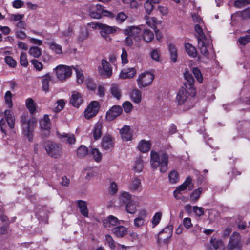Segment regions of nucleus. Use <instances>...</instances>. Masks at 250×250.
<instances>
[{
	"mask_svg": "<svg viewBox=\"0 0 250 250\" xmlns=\"http://www.w3.org/2000/svg\"><path fill=\"white\" fill-rule=\"evenodd\" d=\"M144 8L147 14H150L154 8L153 4L149 0H147L144 3Z\"/></svg>",
	"mask_w": 250,
	"mask_h": 250,
	"instance_id": "51",
	"label": "nucleus"
},
{
	"mask_svg": "<svg viewBox=\"0 0 250 250\" xmlns=\"http://www.w3.org/2000/svg\"><path fill=\"white\" fill-rule=\"evenodd\" d=\"M58 136L62 142L68 143L69 145L74 144L76 142L75 135L72 134L66 133H63L62 134L58 133Z\"/></svg>",
	"mask_w": 250,
	"mask_h": 250,
	"instance_id": "21",
	"label": "nucleus"
},
{
	"mask_svg": "<svg viewBox=\"0 0 250 250\" xmlns=\"http://www.w3.org/2000/svg\"><path fill=\"white\" fill-rule=\"evenodd\" d=\"M72 67L60 64L56 66L54 69L57 78L61 81L63 82L70 78L72 73Z\"/></svg>",
	"mask_w": 250,
	"mask_h": 250,
	"instance_id": "6",
	"label": "nucleus"
},
{
	"mask_svg": "<svg viewBox=\"0 0 250 250\" xmlns=\"http://www.w3.org/2000/svg\"><path fill=\"white\" fill-rule=\"evenodd\" d=\"M128 188L132 192H141L143 188L141 179L138 177L133 178L128 186Z\"/></svg>",
	"mask_w": 250,
	"mask_h": 250,
	"instance_id": "16",
	"label": "nucleus"
},
{
	"mask_svg": "<svg viewBox=\"0 0 250 250\" xmlns=\"http://www.w3.org/2000/svg\"><path fill=\"white\" fill-rule=\"evenodd\" d=\"M144 161L141 157H138L136 158L133 166V170L137 173L141 172L144 168Z\"/></svg>",
	"mask_w": 250,
	"mask_h": 250,
	"instance_id": "31",
	"label": "nucleus"
},
{
	"mask_svg": "<svg viewBox=\"0 0 250 250\" xmlns=\"http://www.w3.org/2000/svg\"><path fill=\"white\" fill-rule=\"evenodd\" d=\"M124 35L127 36L125 44L128 46H138L142 40V30L139 26H130L123 30Z\"/></svg>",
	"mask_w": 250,
	"mask_h": 250,
	"instance_id": "1",
	"label": "nucleus"
},
{
	"mask_svg": "<svg viewBox=\"0 0 250 250\" xmlns=\"http://www.w3.org/2000/svg\"><path fill=\"white\" fill-rule=\"evenodd\" d=\"M100 108L99 102L92 101L87 105L85 108L83 115L85 119H90L96 116L98 114Z\"/></svg>",
	"mask_w": 250,
	"mask_h": 250,
	"instance_id": "9",
	"label": "nucleus"
},
{
	"mask_svg": "<svg viewBox=\"0 0 250 250\" xmlns=\"http://www.w3.org/2000/svg\"><path fill=\"white\" fill-rule=\"evenodd\" d=\"M29 52L30 55L34 57H39L41 55V50L40 48H30Z\"/></svg>",
	"mask_w": 250,
	"mask_h": 250,
	"instance_id": "59",
	"label": "nucleus"
},
{
	"mask_svg": "<svg viewBox=\"0 0 250 250\" xmlns=\"http://www.w3.org/2000/svg\"><path fill=\"white\" fill-rule=\"evenodd\" d=\"M88 154V149L84 145H81L77 150V155L82 158L85 157Z\"/></svg>",
	"mask_w": 250,
	"mask_h": 250,
	"instance_id": "39",
	"label": "nucleus"
},
{
	"mask_svg": "<svg viewBox=\"0 0 250 250\" xmlns=\"http://www.w3.org/2000/svg\"><path fill=\"white\" fill-rule=\"evenodd\" d=\"M136 70L134 67L123 69L119 74V78L121 79H131L134 77Z\"/></svg>",
	"mask_w": 250,
	"mask_h": 250,
	"instance_id": "18",
	"label": "nucleus"
},
{
	"mask_svg": "<svg viewBox=\"0 0 250 250\" xmlns=\"http://www.w3.org/2000/svg\"><path fill=\"white\" fill-rule=\"evenodd\" d=\"M103 223L105 228L107 229H110L113 226L120 224V221L117 217L113 215H110L104 219Z\"/></svg>",
	"mask_w": 250,
	"mask_h": 250,
	"instance_id": "20",
	"label": "nucleus"
},
{
	"mask_svg": "<svg viewBox=\"0 0 250 250\" xmlns=\"http://www.w3.org/2000/svg\"><path fill=\"white\" fill-rule=\"evenodd\" d=\"M25 105L30 113L33 114L35 112L36 104L32 98H28L26 100Z\"/></svg>",
	"mask_w": 250,
	"mask_h": 250,
	"instance_id": "35",
	"label": "nucleus"
},
{
	"mask_svg": "<svg viewBox=\"0 0 250 250\" xmlns=\"http://www.w3.org/2000/svg\"><path fill=\"white\" fill-rule=\"evenodd\" d=\"M138 206L139 202L133 199L127 203L125 206V210L128 213L134 214L137 211V208Z\"/></svg>",
	"mask_w": 250,
	"mask_h": 250,
	"instance_id": "26",
	"label": "nucleus"
},
{
	"mask_svg": "<svg viewBox=\"0 0 250 250\" xmlns=\"http://www.w3.org/2000/svg\"><path fill=\"white\" fill-rule=\"evenodd\" d=\"M112 232L116 237L122 238L128 233V229L123 226H119L114 228Z\"/></svg>",
	"mask_w": 250,
	"mask_h": 250,
	"instance_id": "25",
	"label": "nucleus"
},
{
	"mask_svg": "<svg viewBox=\"0 0 250 250\" xmlns=\"http://www.w3.org/2000/svg\"><path fill=\"white\" fill-rule=\"evenodd\" d=\"M50 53L57 57L63 56V53H66L65 51H62V48H50Z\"/></svg>",
	"mask_w": 250,
	"mask_h": 250,
	"instance_id": "49",
	"label": "nucleus"
},
{
	"mask_svg": "<svg viewBox=\"0 0 250 250\" xmlns=\"http://www.w3.org/2000/svg\"><path fill=\"white\" fill-rule=\"evenodd\" d=\"M52 80V76L49 73L43 76L41 82L42 90L45 92H48L49 89V82Z\"/></svg>",
	"mask_w": 250,
	"mask_h": 250,
	"instance_id": "27",
	"label": "nucleus"
},
{
	"mask_svg": "<svg viewBox=\"0 0 250 250\" xmlns=\"http://www.w3.org/2000/svg\"><path fill=\"white\" fill-rule=\"evenodd\" d=\"M202 192V188L194 189L189 195V201L192 203H196L199 199Z\"/></svg>",
	"mask_w": 250,
	"mask_h": 250,
	"instance_id": "29",
	"label": "nucleus"
},
{
	"mask_svg": "<svg viewBox=\"0 0 250 250\" xmlns=\"http://www.w3.org/2000/svg\"><path fill=\"white\" fill-rule=\"evenodd\" d=\"M151 146V144L150 141L142 140L139 142L137 148L140 152L146 153L150 150Z\"/></svg>",
	"mask_w": 250,
	"mask_h": 250,
	"instance_id": "24",
	"label": "nucleus"
},
{
	"mask_svg": "<svg viewBox=\"0 0 250 250\" xmlns=\"http://www.w3.org/2000/svg\"><path fill=\"white\" fill-rule=\"evenodd\" d=\"M238 42L241 45H246L249 42H250V35H246L239 38Z\"/></svg>",
	"mask_w": 250,
	"mask_h": 250,
	"instance_id": "60",
	"label": "nucleus"
},
{
	"mask_svg": "<svg viewBox=\"0 0 250 250\" xmlns=\"http://www.w3.org/2000/svg\"><path fill=\"white\" fill-rule=\"evenodd\" d=\"M83 174L85 175V178L89 179L96 175V172L91 168L85 169Z\"/></svg>",
	"mask_w": 250,
	"mask_h": 250,
	"instance_id": "58",
	"label": "nucleus"
},
{
	"mask_svg": "<svg viewBox=\"0 0 250 250\" xmlns=\"http://www.w3.org/2000/svg\"><path fill=\"white\" fill-rule=\"evenodd\" d=\"M4 114V117L0 120V127L2 132L6 134L7 126L10 129L14 128L15 118L11 110H5Z\"/></svg>",
	"mask_w": 250,
	"mask_h": 250,
	"instance_id": "5",
	"label": "nucleus"
},
{
	"mask_svg": "<svg viewBox=\"0 0 250 250\" xmlns=\"http://www.w3.org/2000/svg\"><path fill=\"white\" fill-rule=\"evenodd\" d=\"M143 38L145 42H150L154 38L153 33L149 29H146L144 31Z\"/></svg>",
	"mask_w": 250,
	"mask_h": 250,
	"instance_id": "43",
	"label": "nucleus"
},
{
	"mask_svg": "<svg viewBox=\"0 0 250 250\" xmlns=\"http://www.w3.org/2000/svg\"><path fill=\"white\" fill-rule=\"evenodd\" d=\"M142 92L138 89H133L130 94L131 100L136 104H139L142 101Z\"/></svg>",
	"mask_w": 250,
	"mask_h": 250,
	"instance_id": "33",
	"label": "nucleus"
},
{
	"mask_svg": "<svg viewBox=\"0 0 250 250\" xmlns=\"http://www.w3.org/2000/svg\"><path fill=\"white\" fill-rule=\"evenodd\" d=\"M110 92L112 96L120 100L122 97V91L118 84H112L110 88Z\"/></svg>",
	"mask_w": 250,
	"mask_h": 250,
	"instance_id": "30",
	"label": "nucleus"
},
{
	"mask_svg": "<svg viewBox=\"0 0 250 250\" xmlns=\"http://www.w3.org/2000/svg\"><path fill=\"white\" fill-rule=\"evenodd\" d=\"M120 134L123 141L127 142L132 140L133 130L130 126L124 125L120 130Z\"/></svg>",
	"mask_w": 250,
	"mask_h": 250,
	"instance_id": "15",
	"label": "nucleus"
},
{
	"mask_svg": "<svg viewBox=\"0 0 250 250\" xmlns=\"http://www.w3.org/2000/svg\"><path fill=\"white\" fill-rule=\"evenodd\" d=\"M145 19L146 21V23L151 28H154L155 25L159 22L157 18L155 17H149L146 16H145Z\"/></svg>",
	"mask_w": 250,
	"mask_h": 250,
	"instance_id": "41",
	"label": "nucleus"
},
{
	"mask_svg": "<svg viewBox=\"0 0 250 250\" xmlns=\"http://www.w3.org/2000/svg\"><path fill=\"white\" fill-rule=\"evenodd\" d=\"M99 74L104 78H109L112 74V69L107 61L102 59L101 64L98 67Z\"/></svg>",
	"mask_w": 250,
	"mask_h": 250,
	"instance_id": "12",
	"label": "nucleus"
},
{
	"mask_svg": "<svg viewBox=\"0 0 250 250\" xmlns=\"http://www.w3.org/2000/svg\"><path fill=\"white\" fill-rule=\"evenodd\" d=\"M124 111L126 113H130L133 110V106L129 101L124 102L122 104Z\"/></svg>",
	"mask_w": 250,
	"mask_h": 250,
	"instance_id": "46",
	"label": "nucleus"
},
{
	"mask_svg": "<svg viewBox=\"0 0 250 250\" xmlns=\"http://www.w3.org/2000/svg\"><path fill=\"white\" fill-rule=\"evenodd\" d=\"M154 79V74L149 71L141 73L136 80L140 88H145L150 85Z\"/></svg>",
	"mask_w": 250,
	"mask_h": 250,
	"instance_id": "7",
	"label": "nucleus"
},
{
	"mask_svg": "<svg viewBox=\"0 0 250 250\" xmlns=\"http://www.w3.org/2000/svg\"><path fill=\"white\" fill-rule=\"evenodd\" d=\"M198 45L201 47H209L212 45V44L211 41L208 40L205 37L204 39H199Z\"/></svg>",
	"mask_w": 250,
	"mask_h": 250,
	"instance_id": "48",
	"label": "nucleus"
},
{
	"mask_svg": "<svg viewBox=\"0 0 250 250\" xmlns=\"http://www.w3.org/2000/svg\"><path fill=\"white\" fill-rule=\"evenodd\" d=\"M168 157L165 153L159 155L157 152L152 150L150 152V164L151 167L156 169L159 167L161 173H165L168 169Z\"/></svg>",
	"mask_w": 250,
	"mask_h": 250,
	"instance_id": "3",
	"label": "nucleus"
},
{
	"mask_svg": "<svg viewBox=\"0 0 250 250\" xmlns=\"http://www.w3.org/2000/svg\"><path fill=\"white\" fill-rule=\"evenodd\" d=\"M169 181L171 184H176L179 180V174L176 170H172L168 174Z\"/></svg>",
	"mask_w": 250,
	"mask_h": 250,
	"instance_id": "38",
	"label": "nucleus"
},
{
	"mask_svg": "<svg viewBox=\"0 0 250 250\" xmlns=\"http://www.w3.org/2000/svg\"><path fill=\"white\" fill-rule=\"evenodd\" d=\"M188 55L192 58H195L197 56L199 57V54L196 48H186V50Z\"/></svg>",
	"mask_w": 250,
	"mask_h": 250,
	"instance_id": "52",
	"label": "nucleus"
},
{
	"mask_svg": "<svg viewBox=\"0 0 250 250\" xmlns=\"http://www.w3.org/2000/svg\"><path fill=\"white\" fill-rule=\"evenodd\" d=\"M103 123L102 122H97L94 125L91 134L95 140H99L102 135Z\"/></svg>",
	"mask_w": 250,
	"mask_h": 250,
	"instance_id": "19",
	"label": "nucleus"
},
{
	"mask_svg": "<svg viewBox=\"0 0 250 250\" xmlns=\"http://www.w3.org/2000/svg\"><path fill=\"white\" fill-rule=\"evenodd\" d=\"M70 103L73 106L77 108L79 107L83 103L82 95L77 91H72Z\"/></svg>",
	"mask_w": 250,
	"mask_h": 250,
	"instance_id": "17",
	"label": "nucleus"
},
{
	"mask_svg": "<svg viewBox=\"0 0 250 250\" xmlns=\"http://www.w3.org/2000/svg\"><path fill=\"white\" fill-rule=\"evenodd\" d=\"M91 154L96 162H100L102 159V153L100 150L97 148H92L91 150Z\"/></svg>",
	"mask_w": 250,
	"mask_h": 250,
	"instance_id": "37",
	"label": "nucleus"
},
{
	"mask_svg": "<svg viewBox=\"0 0 250 250\" xmlns=\"http://www.w3.org/2000/svg\"><path fill=\"white\" fill-rule=\"evenodd\" d=\"M114 138L110 134H105L102 139L101 146L104 150H109L112 149L114 146Z\"/></svg>",
	"mask_w": 250,
	"mask_h": 250,
	"instance_id": "14",
	"label": "nucleus"
},
{
	"mask_svg": "<svg viewBox=\"0 0 250 250\" xmlns=\"http://www.w3.org/2000/svg\"><path fill=\"white\" fill-rule=\"evenodd\" d=\"M5 62L11 67H15L16 65V62L10 56L5 57Z\"/></svg>",
	"mask_w": 250,
	"mask_h": 250,
	"instance_id": "63",
	"label": "nucleus"
},
{
	"mask_svg": "<svg viewBox=\"0 0 250 250\" xmlns=\"http://www.w3.org/2000/svg\"><path fill=\"white\" fill-rule=\"evenodd\" d=\"M105 244H108V246L111 249H114L116 248V243L112 236L107 234L105 235Z\"/></svg>",
	"mask_w": 250,
	"mask_h": 250,
	"instance_id": "47",
	"label": "nucleus"
},
{
	"mask_svg": "<svg viewBox=\"0 0 250 250\" xmlns=\"http://www.w3.org/2000/svg\"><path fill=\"white\" fill-rule=\"evenodd\" d=\"M73 68L76 72L77 83L79 84L82 83L84 79L83 70L79 67H73Z\"/></svg>",
	"mask_w": 250,
	"mask_h": 250,
	"instance_id": "36",
	"label": "nucleus"
},
{
	"mask_svg": "<svg viewBox=\"0 0 250 250\" xmlns=\"http://www.w3.org/2000/svg\"><path fill=\"white\" fill-rule=\"evenodd\" d=\"M192 179L188 176L185 181L178 186L173 191V195L176 199H182V194L186 191L187 188L191 185Z\"/></svg>",
	"mask_w": 250,
	"mask_h": 250,
	"instance_id": "11",
	"label": "nucleus"
},
{
	"mask_svg": "<svg viewBox=\"0 0 250 250\" xmlns=\"http://www.w3.org/2000/svg\"><path fill=\"white\" fill-rule=\"evenodd\" d=\"M5 103L9 108H12L13 104L12 102V94L10 91H7L4 95Z\"/></svg>",
	"mask_w": 250,
	"mask_h": 250,
	"instance_id": "40",
	"label": "nucleus"
},
{
	"mask_svg": "<svg viewBox=\"0 0 250 250\" xmlns=\"http://www.w3.org/2000/svg\"><path fill=\"white\" fill-rule=\"evenodd\" d=\"M40 125L42 130L49 131L50 128V121L47 115H44L40 120Z\"/></svg>",
	"mask_w": 250,
	"mask_h": 250,
	"instance_id": "32",
	"label": "nucleus"
},
{
	"mask_svg": "<svg viewBox=\"0 0 250 250\" xmlns=\"http://www.w3.org/2000/svg\"><path fill=\"white\" fill-rule=\"evenodd\" d=\"M22 126V134L31 142L33 139V131L37 124V120L32 117L28 119L27 115H23L21 117Z\"/></svg>",
	"mask_w": 250,
	"mask_h": 250,
	"instance_id": "4",
	"label": "nucleus"
},
{
	"mask_svg": "<svg viewBox=\"0 0 250 250\" xmlns=\"http://www.w3.org/2000/svg\"><path fill=\"white\" fill-rule=\"evenodd\" d=\"M192 72L198 82L200 83H202L203 82V78L200 70L197 68H193Z\"/></svg>",
	"mask_w": 250,
	"mask_h": 250,
	"instance_id": "50",
	"label": "nucleus"
},
{
	"mask_svg": "<svg viewBox=\"0 0 250 250\" xmlns=\"http://www.w3.org/2000/svg\"><path fill=\"white\" fill-rule=\"evenodd\" d=\"M250 3V0H234V6L238 8H242Z\"/></svg>",
	"mask_w": 250,
	"mask_h": 250,
	"instance_id": "45",
	"label": "nucleus"
},
{
	"mask_svg": "<svg viewBox=\"0 0 250 250\" xmlns=\"http://www.w3.org/2000/svg\"><path fill=\"white\" fill-rule=\"evenodd\" d=\"M190 92L185 88H181L177 94L176 101L179 105H183V110H187L191 108L194 105L192 100V98L195 95L196 90L192 87Z\"/></svg>",
	"mask_w": 250,
	"mask_h": 250,
	"instance_id": "2",
	"label": "nucleus"
},
{
	"mask_svg": "<svg viewBox=\"0 0 250 250\" xmlns=\"http://www.w3.org/2000/svg\"><path fill=\"white\" fill-rule=\"evenodd\" d=\"M98 26L100 30L101 35L107 41H111L112 39L109 34L115 33L119 29L117 26H110L104 24H99Z\"/></svg>",
	"mask_w": 250,
	"mask_h": 250,
	"instance_id": "10",
	"label": "nucleus"
},
{
	"mask_svg": "<svg viewBox=\"0 0 250 250\" xmlns=\"http://www.w3.org/2000/svg\"><path fill=\"white\" fill-rule=\"evenodd\" d=\"M123 113V109L119 105H113L106 112L105 119L107 121H111L120 116Z\"/></svg>",
	"mask_w": 250,
	"mask_h": 250,
	"instance_id": "13",
	"label": "nucleus"
},
{
	"mask_svg": "<svg viewBox=\"0 0 250 250\" xmlns=\"http://www.w3.org/2000/svg\"><path fill=\"white\" fill-rule=\"evenodd\" d=\"M240 15L242 19L247 20L250 18V8H248L240 12Z\"/></svg>",
	"mask_w": 250,
	"mask_h": 250,
	"instance_id": "64",
	"label": "nucleus"
},
{
	"mask_svg": "<svg viewBox=\"0 0 250 250\" xmlns=\"http://www.w3.org/2000/svg\"><path fill=\"white\" fill-rule=\"evenodd\" d=\"M20 63L21 65L24 67H27L28 64L27 55L24 52L21 53L20 56Z\"/></svg>",
	"mask_w": 250,
	"mask_h": 250,
	"instance_id": "56",
	"label": "nucleus"
},
{
	"mask_svg": "<svg viewBox=\"0 0 250 250\" xmlns=\"http://www.w3.org/2000/svg\"><path fill=\"white\" fill-rule=\"evenodd\" d=\"M172 232V227L171 226H168L166 227L164 230L160 232L158 237V243H160L161 240H168L169 238L171 236Z\"/></svg>",
	"mask_w": 250,
	"mask_h": 250,
	"instance_id": "22",
	"label": "nucleus"
},
{
	"mask_svg": "<svg viewBox=\"0 0 250 250\" xmlns=\"http://www.w3.org/2000/svg\"><path fill=\"white\" fill-rule=\"evenodd\" d=\"M132 200V196L129 192L125 191L121 193L120 201L123 203L126 204L127 203Z\"/></svg>",
	"mask_w": 250,
	"mask_h": 250,
	"instance_id": "42",
	"label": "nucleus"
},
{
	"mask_svg": "<svg viewBox=\"0 0 250 250\" xmlns=\"http://www.w3.org/2000/svg\"><path fill=\"white\" fill-rule=\"evenodd\" d=\"M23 17V14H11L9 16V20L12 21H20Z\"/></svg>",
	"mask_w": 250,
	"mask_h": 250,
	"instance_id": "55",
	"label": "nucleus"
},
{
	"mask_svg": "<svg viewBox=\"0 0 250 250\" xmlns=\"http://www.w3.org/2000/svg\"><path fill=\"white\" fill-rule=\"evenodd\" d=\"M47 154L51 157L59 158L62 154V146L57 143L48 142L45 145Z\"/></svg>",
	"mask_w": 250,
	"mask_h": 250,
	"instance_id": "8",
	"label": "nucleus"
},
{
	"mask_svg": "<svg viewBox=\"0 0 250 250\" xmlns=\"http://www.w3.org/2000/svg\"><path fill=\"white\" fill-rule=\"evenodd\" d=\"M241 241V236L237 232H234L230 237L229 240V244L231 246V249H233L239 246Z\"/></svg>",
	"mask_w": 250,
	"mask_h": 250,
	"instance_id": "28",
	"label": "nucleus"
},
{
	"mask_svg": "<svg viewBox=\"0 0 250 250\" xmlns=\"http://www.w3.org/2000/svg\"><path fill=\"white\" fill-rule=\"evenodd\" d=\"M171 61L175 62L177 61V51L176 48H169Z\"/></svg>",
	"mask_w": 250,
	"mask_h": 250,
	"instance_id": "57",
	"label": "nucleus"
},
{
	"mask_svg": "<svg viewBox=\"0 0 250 250\" xmlns=\"http://www.w3.org/2000/svg\"><path fill=\"white\" fill-rule=\"evenodd\" d=\"M183 224L184 227L186 229H190L193 226V224L191 222V219L189 217L184 218L183 220Z\"/></svg>",
	"mask_w": 250,
	"mask_h": 250,
	"instance_id": "61",
	"label": "nucleus"
},
{
	"mask_svg": "<svg viewBox=\"0 0 250 250\" xmlns=\"http://www.w3.org/2000/svg\"><path fill=\"white\" fill-rule=\"evenodd\" d=\"M78 206L81 214L84 217H88V210L86 202L82 200L78 201Z\"/></svg>",
	"mask_w": 250,
	"mask_h": 250,
	"instance_id": "34",
	"label": "nucleus"
},
{
	"mask_svg": "<svg viewBox=\"0 0 250 250\" xmlns=\"http://www.w3.org/2000/svg\"><path fill=\"white\" fill-rule=\"evenodd\" d=\"M89 36V32L86 29H82L80 35L78 37V40L80 41H82L86 39Z\"/></svg>",
	"mask_w": 250,
	"mask_h": 250,
	"instance_id": "62",
	"label": "nucleus"
},
{
	"mask_svg": "<svg viewBox=\"0 0 250 250\" xmlns=\"http://www.w3.org/2000/svg\"><path fill=\"white\" fill-rule=\"evenodd\" d=\"M192 210L197 216L200 217L204 214V209L202 207L195 206L192 207Z\"/></svg>",
	"mask_w": 250,
	"mask_h": 250,
	"instance_id": "53",
	"label": "nucleus"
},
{
	"mask_svg": "<svg viewBox=\"0 0 250 250\" xmlns=\"http://www.w3.org/2000/svg\"><path fill=\"white\" fill-rule=\"evenodd\" d=\"M162 216V213L161 212H158L154 214L151 220L152 227H155L160 223Z\"/></svg>",
	"mask_w": 250,
	"mask_h": 250,
	"instance_id": "44",
	"label": "nucleus"
},
{
	"mask_svg": "<svg viewBox=\"0 0 250 250\" xmlns=\"http://www.w3.org/2000/svg\"><path fill=\"white\" fill-rule=\"evenodd\" d=\"M127 18V16L123 12H120L116 16V20L118 22L123 23Z\"/></svg>",
	"mask_w": 250,
	"mask_h": 250,
	"instance_id": "54",
	"label": "nucleus"
},
{
	"mask_svg": "<svg viewBox=\"0 0 250 250\" xmlns=\"http://www.w3.org/2000/svg\"><path fill=\"white\" fill-rule=\"evenodd\" d=\"M102 15L104 16H108L111 18L114 17L113 13L107 10H102V12L91 11L89 13V15L92 18L96 19L101 18Z\"/></svg>",
	"mask_w": 250,
	"mask_h": 250,
	"instance_id": "23",
	"label": "nucleus"
}]
</instances>
